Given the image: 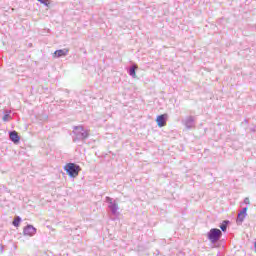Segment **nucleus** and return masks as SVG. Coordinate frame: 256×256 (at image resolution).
I'll return each mask as SVG.
<instances>
[{"mask_svg":"<svg viewBox=\"0 0 256 256\" xmlns=\"http://www.w3.org/2000/svg\"><path fill=\"white\" fill-rule=\"evenodd\" d=\"M222 231H227V221H224L223 224L220 226Z\"/></svg>","mask_w":256,"mask_h":256,"instance_id":"f8f14e48","label":"nucleus"},{"mask_svg":"<svg viewBox=\"0 0 256 256\" xmlns=\"http://www.w3.org/2000/svg\"><path fill=\"white\" fill-rule=\"evenodd\" d=\"M245 217H247V208H243L242 211L238 214L237 221L243 223V221H245Z\"/></svg>","mask_w":256,"mask_h":256,"instance_id":"0eeeda50","label":"nucleus"},{"mask_svg":"<svg viewBox=\"0 0 256 256\" xmlns=\"http://www.w3.org/2000/svg\"><path fill=\"white\" fill-rule=\"evenodd\" d=\"M64 170L66 171L69 177H77L79 175V171H81V167L75 163H68L64 166Z\"/></svg>","mask_w":256,"mask_h":256,"instance_id":"f257e3e1","label":"nucleus"},{"mask_svg":"<svg viewBox=\"0 0 256 256\" xmlns=\"http://www.w3.org/2000/svg\"><path fill=\"white\" fill-rule=\"evenodd\" d=\"M10 139L11 141H13V143H19L21 138L19 137V134L17 133V131H13V132H10Z\"/></svg>","mask_w":256,"mask_h":256,"instance_id":"6e6552de","label":"nucleus"},{"mask_svg":"<svg viewBox=\"0 0 256 256\" xmlns=\"http://www.w3.org/2000/svg\"><path fill=\"white\" fill-rule=\"evenodd\" d=\"M74 133L79 139H87L89 137V132L85 131L83 126H76L74 128Z\"/></svg>","mask_w":256,"mask_h":256,"instance_id":"7ed1b4c3","label":"nucleus"},{"mask_svg":"<svg viewBox=\"0 0 256 256\" xmlns=\"http://www.w3.org/2000/svg\"><path fill=\"white\" fill-rule=\"evenodd\" d=\"M69 53V49L56 50L53 57H65Z\"/></svg>","mask_w":256,"mask_h":256,"instance_id":"423d86ee","label":"nucleus"},{"mask_svg":"<svg viewBox=\"0 0 256 256\" xmlns=\"http://www.w3.org/2000/svg\"><path fill=\"white\" fill-rule=\"evenodd\" d=\"M244 203H245L246 205H249V203H251V201L249 200V198H245V199H244Z\"/></svg>","mask_w":256,"mask_h":256,"instance_id":"4468645a","label":"nucleus"},{"mask_svg":"<svg viewBox=\"0 0 256 256\" xmlns=\"http://www.w3.org/2000/svg\"><path fill=\"white\" fill-rule=\"evenodd\" d=\"M221 235L222 232L221 230L217 229V228H213L210 230V232L208 233V239H210V241L212 243H217L218 239H221Z\"/></svg>","mask_w":256,"mask_h":256,"instance_id":"f03ea898","label":"nucleus"},{"mask_svg":"<svg viewBox=\"0 0 256 256\" xmlns=\"http://www.w3.org/2000/svg\"><path fill=\"white\" fill-rule=\"evenodd\" d=\"M37 1H39V3H42L43 5H46V7H49L50 5L49 0H37Z\"/></svg>","mask_w":256,"mask_h":256,"instance_id":"9b49d317","label":"nucleus"},{"mask_svg":"<svg viewBox=\"0 0 256 256\" xmlns=\"http://www.w3.org/2000/svg\"><path fill=\"white\" fill-rule=\"evenodd\" d=\"M158 127H165L167 125V114H161L156 118Z\"/></svg>","mask_w":256,"mask_h":256,"instance_id":"39448f33","label":"nucleus"},{"mask_svg":"<svg viewBox=\"0 0 256 256\" xmlns=\"http://www.w3.org/2000/svg\"><path fill=\"white\" fill-rule=\"evenodd\" d=\"M137 69H138L137 65L132 66V68L130 69L131 77H134V78L137 77V73H136Z\"/></svg>","mask_w":256,"mask_h":256,"instance_id":"9d476101","label":"nucleus"},{"mask_svg":"<svg viewBox=\"0 0 256 256\" xmlns=\"http://www.w3.org/2000/svg\"><path fill=\"white\" fill-rule=\"evenodd\" d=\"M37 233V228L33 227V225H27L23 229V235L26 237H33Z\"/></svg>","mask_w":256,"mask_h":256,"instance_id":"20e7f679","label":"nucleus"},{"mask_svg":"<svg viewBox=\"0 0 256 256\" xmlns=\"http://www.w3.org/2000/svg\"><path fill=\"white\" fill-rule=\"evenodd\" d=\"M20 224H21V217L16 216L12 222V225H14V227H19Z\"/></svg>","mask_w":256,"mask_h":256,"instance_id":"1a4fd4ad","label":"nucleus"},{"mask_svg":"<svg viewBox=\"0 0 256 256\" xmlns=\"http://www.w3.org/2000/svg\"><path fill=\"white\" fill-rule=\"evenodd\" d=\"M9 114H6L3 116V121H9Z\"/></svg>","mask_w":256,"mask_h":256,"instance_id":"ddd939ff","label":"nucleus"}]
</instances>
